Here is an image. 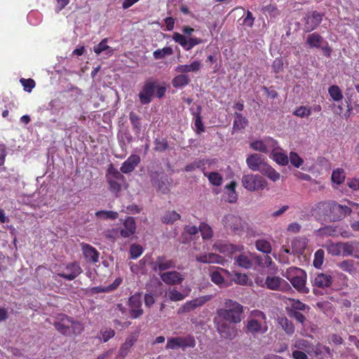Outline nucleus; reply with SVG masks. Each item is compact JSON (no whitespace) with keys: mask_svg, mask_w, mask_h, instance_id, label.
Returning a JSON list of instances; mask_svg holds the SVG:
<instances>
[{"mask_svg":"<svg viewBox=\"0 0 359 359\" xmlns=\"http://www.w3.org/2000/svg\"><path fill=\"white\" fill-rule=\"evenodd\" d=\"M356 266H359V262H355L353 259H346L337 264V266L340 269L353 276L358 273Z\"/></svg>","mask_w":359,"mask_h":359,"instance_id":"30","label":"nucleus"},{"mask_svg":"<svg viewBox=\"0 0 359 359\" xmlns=\"http://www.w3.org/2000/svg\"><path fill=\"white\" fill-rule=\"evenodd\" d=\"M129 119L135 133L140 134L141 132L140 117L138 115H137L135 112L131 111L129 114Z\"/></svg>","mask_w":359,"mask_h":359,"instance_id":"51","label":"nucleus"},{"mask_svg":"<svg viewBox=\"0 0 359 359\" xmlns=\"http://www.w3.org/2000/svg\"><path fill=\"white\" fill-rule=\"evenodd\" d=\"M318 308L325 315L331 316L334 314V308L329 302H321L317 303Z\"/></svg>","mask_w":359,"mask_h":359,"instance_id":"52","label":"nucleus"},{"mask_svg":"<svg viewBox=\"0 0 359 359\" xmlns=\"http://www.w3.org/2000/svg\"><path fill=\"white\" fill-rule=\"evenodd\" d=\"M325 252L323 249H318L314 254L313 264L316 269H320L324 262Z\"/></svg>","mask_w":359,"mask_h":359,"instance_id":"55","label":"nucleus"},{"mask_svg":"<svg viewBox=\"0 0 359 359\" xmlns=\"http://www.w3.org/2000/svg\"><path fill=\"white\" fill-rule=\"evenodd\" d=\"M154 149L157 151H163L167 149L168 145L165 138H156L154 140Z\"/></svg>","mask_w":359,"mask_h":359,"instance_id":"61","label":"nucleus"},{"mask_svg":"<svg viewBox=\"0 0 359 359\" xmlns=\"http://www.w3.org/2000/svg\"><path fill=\"white\" fill-rule=\"evenodd\" d=\"M260 172L273 182L278 181L280 177V175L267 163L264 165Z\"/></svg>","mask_w":359,"mask_h":359,"instance_id":"41","label":"nucleus"},{"mask_svg":"<svg viewBox=\"0 0 359 359\" xmlns=\"http://www.w3.org/2000/svg\"><path fill=\"white\" fill-rule=\"evenodd\" d=\"M130 317L133 319L140 317L144 311L142 309V297L140 293H136L128 299Z\"/></svg>","mask_w":359,"mask_h":359,"instance_id":"13","label":"nucleus"},{"mask_svg":"<svg viewBox=\"0 0 359 359\" xmlns=\"http://www.w3.org/2000/svg\"><path fill=\"white\" fill-rule=\"evenodd\" d=\"M313 285L320 288L328 287L332 285V277L328 273H319L313 280Z\"/></svg>","mask_w":359,"mask_h":359,"instance_id":"27","label":"nucleus"},{"mask_svg":"<svg viewBox=\"0 0 359 359\" xmlns=\"http://www.w3.org/2000/svg\"><path fill=\"white\" fill-rule=\"evenodd\" d=\"M272 158L280 165H286L288 164L289 158L287 154L283 152V149L278 147L277 144L276 147L271 149Z\"/></svg>","mask_w":359,"mask_h":359,"instance_id":"29","label":"nucleus"},{"mask_svg":"<svg viewBox=\"0 0 359 359\" xmlns=\"http://www.w3.org/2000/svg\"><path fill=\"white\" fill-rule=\"evenodd\" d=\"M323 20V15L316 11L308 13L305 17L304 30L310 32L320 25Z\"/></svg>","mask_w":359,"mask_h":359,"instance_id":"16","label":"nucleus"},{"mask_svg":"<svg viewBox=\"0 0 359 359\" xmlns=\"http://www.w3.org/2000/svg\"><path fill=\"white\" fill-rule=\"evenodd\" d=\"M292 251L294 253H302L306 247L304 238H297L292 241Z\"/></svg>","mask_w":359,"mask_h":359,"instance_id":"47","label":"nucleus"},{"mask_svg":"<svg viewBox=\"0 0 359 359\" xmlns=\"http://www.w3.org/2000/svg\"><path fill=\"white\" fill-rule=\"evenodd\" d=\"M95 215L101 219H115L118 217V214L117 212L110 210H100L95 212Z\"/></svg>","mask_w":359,"mask_h":359,"instance_id":"56","label":"nucleus"},{"mask_svg":"<svg viewBox=\"0 0 359 359\" xmlns=\"http://www.w3.org/2000/svg\"><path fill=\"white\" fill-rule=\"evenodd\" d=\"M82 252L87 262L96 263L99 259V252L89 244L82 243Z\"/></svg>","mask_w":359,"mask_h":359,"instance_id":"26","label":"nucleus"},{"mask_svg":"<svg viewBox=\"0 0 359 359\" xmlns=\"http://www.w3.org/2000/svg\"><path fill=\"white\" fill-rule=\"evenodd\" d=\"M290 305V311H309L310 307L298 299H289Z\"/></svg>","mask_w":359,"mask_h":359,"instance_id":"43","label":"nucleus"},{"mask_svg":"<svg viewBox=\"0 0 359 359\" xmlns=\"http://www.w3.org/2000/svg\"><path fill=\"white\" fill-rule=\"evenodd\" d=\"M256 249L266 255L271 252V245L269 241L265 239H258L255 242Z\"/></svg>","mask_w":359,"mask_h":359,"instance_id":"44","label":"nucleus"},{"mask_svg":"<svg viewBox=\"0 0 359 359\" xmlns=\"http://www.w3.org/2000/svg\"><path fill=\"white\" fill-rule=\"evenodd\" d=\"M121 237L128 238L133 235L136 231V224L133 217H128L124 222L123 227L119 230Z\"/></svg>","mask_w":359,"mask_h":359,"instance_id":"23","label":"nucleus"},{"mask_svg":"<svg viewBox=\"0 0 359 359\" xmlns=\"http://www.w3.org/2000/svg\"><path fill=\"white\" fill-rule=\"evenodd\" d=\"M304 270L294 267L291 266L287 269L285 272L283 273L282 275L283 277L287 278L290 282L294 278H296L298 275L302 274V272Z\"/></svg>","mask_w":359,"mask_h":359,"instance_id":"49","label":"nucleus"},{"mask_svg":"<svg viewBox=\"0 0 359 359\" xmlns=\"http://www.w3.org/2000/svg\"><path fill=\"white\" fill-rule=\"evenodd\" d=\"M196 346V341L193 336L170 337L167 340L165 348L175 350L181 348L185 350L187 348H194Z\"/></svg>","mask_w":359,"mask_h":359,"instance_id":"6","label":"nucleus"},{"mask_svg":"<svg viewBox=\"0 0 359 359\" xmlns=\"http://www.w3.org/2000/svg\"><path fill=\"white\" fill-rule=\"evenodd\" d=\"M143 252V248L142 246L137 244H133L130 248V257L132 259H137Z\"/></svg>","mask_w":359,"mask_h":359,"instance_id":"62","label":"nucleus"},{"mask_svg":"<svg viewBox=\"0 0 359 359\" xmlns=\"http://www.w3.org/2000/svg\"><path fill=\"white\" fill-rule=\"evenodd\" d=\"M268 330L266 315L260 311H253L248 320L246 332L253 336L263 334Z\"/></svg>","mask_w":359,"mask_h":359,"instance_id":"3","label":"nucleus"},{"mask_svg":"<svg viewBox=\"0 0 359 359\" xmlns=\"http://www.w3.org/2000/svg\"><path fill=\"white\" fill-rule=\"evenodd\" d=\"M53 325L60 334L66 336L80 334L84 329L83 323L63 313L57 315Z\"/></svg>","mask_w":359,"mask_h":359,"instance_id":"1","label":"nucleus"},{"mask_svg":"<svg viewBox=\"0 0 359 359\" xmlns=\"http://www.w3.org/2000/svg\"><path fill=\"white\" fill-rule=\"evenodd\" d=\"M306 273L304 271L302 274L298 275L292 280L290 281L292 286L299 292L302 293H308L309 289L306 287Z\"/></svg>","mask_w":359,"mask_h":359,"instance_id":"31","label":"nucleus"},{"mask_svg":"<svg viewBox=\"0 0 359 359\" xmlns=\"http://www.w3.org/2000/svg\"><path fill=\"white\" fill-rule=\"evenodd\" d=\"M82 270L77 262L69 263L60 267L57 275L66 280H72L76 278Z\"/></svg>","mask_w":359,"mask_h":359,"instance_id":"8","label":"nucleus"},{"mask_svg":"<svg viewBox=\"0 0 359 359\" xmlns=\"http://www.w3.org/2000/svg\"><path fill=\"white\" fill-rule=\"evenodd\" d=\"M332 180L333 182L340 184L345 180L344 172L342 169H337L332 172Z\"/></svg>","mask_w":359,"mask_h":359,"instance_id":"60","label":"nucleus"},{"mask_svg":"<svg viewBox=\"0 0 359 359\" xmlns=\"http://www.w3.org/2000/svg\"><path fill=\"white\" fill-rule=\"evenodd\" d=\"M277 146V141L271 137H266L263 140H255L250 144L251 149L262 153H268L271 148Z\"/></svg>","mask_w":359,"mask_h":359,"instance_id":"15","label":"nucleus"},{"mask_svg":"<svg viewBox=\"0 0 359 359\" xmlns=\"http://www.w3.org/2000/svg\"><path fill=\"white\" fill-rule=\"evenodd\" d=\"M243 312V306L239 303L231 299H227L224 302V308L217 310L218 316L230 323H238L241 321V314Z\"/></svg>","mask_w":359,"mask_h":359,"instance_id":"2","label":"nucleus"},{"mask_svg":"<svg viewBox=\"0 0 359 359\" xmlns=\"http://www.w3.org/2000/svg\"><path fill=\"white\" fill-rule=\"evenodd\" d=\"M180 215L174 210L167 211L163 215L161 221L164 224H173L175 221L180 219Z\"/></svg>","mask_w":359,"mask_h":359,"instance_id":"45","label":"nucleus"},{"mask_svg":"<svg viewBox=\"0 0 359 359\" xmlns=\"http://www.w3.org/2000/svg\"><path fill=\"white\" fill-rule=\"evenodd\" d=\"M235 262L240 266L245 269H250L252 266V262L250 258L244 255L241 254L235 260Z\"/></svg>","mask_w":359,"mask_h":359,"instance_id":"50","label":"nucleus"},{"mask_svg":"<svg viewBox=\"0 0 359 359\" xmlns=\"http://www.w3.org/2000/svg\"><path fill=\"white\" fill-rule=\"evenodd\" d=\"M293 114L300 118L308 117L311 114V108L306 106H300L296 109Z\"/></svg>","mask_w":359,"mask_h":359,"instance_id":"59","label":"nucleus"},{"mask_svg":"<svg viewBox=\"0 0 359 359\" xmlns=\"http://www.w3.org/2000/svg\"><path fill=\"white\" fill-rule=\"evenodd\" d=\"M101 337H99L104 343L107 342L115 335V331L111 328H108L100 332Z\"/></svg>","mask_w":359,"mask_h":359,"instance_id":"63","label":"nucleus"},{"mask_svg":"<svg viewBox=\"0 0 359 359\" xmlns=\"http://www.w3.org/2000/svg\"><path fill=\"white\" fill-rule=\"evenodd\" d=\"M199 231L203 239H210L212 236L213 232L212 228L205 223L201 224Z\"/></svg>","mask_w":359,"mask_h":359,"instance_id":"57","label":"nucleus"},{"mask_svg":"<svg viewBox=\"0 0 359 359\" xmlns=\"http://www.w3.org/2000/svg\"><path fill=\"white\" fill-rule=\"evenodd\" d=\"M201 107L198 106L196 111H193V115L194 116V126L196 128V132L198 134H200L205 131V128L202 121V118L201 116Z\"/></svg>","mask_w":359,"mask_h":359,"instance_id":"40","label":"nucleus"},{"mask_svg":"<svg viewBox=\"0 0 359 359\" xmlns=\"http://www.w3.org/2000/svg\"><path fill=\"white\" fill-rule=\"evenodd\" d=\"M222 272L226 274L229 273L227 270L220 267H217V270L212 271L210 273L211 281L219 286H222L224 283V279L222 275Z\"/></svg>","mask_w":359,"mask_h":359,"instance_id":"35","label":"nucleus"},{"mask_svg":"<svg viewBox=\"0 0 359 359\" xmlns=\"http://www.w3.org/2000/svg\"><path fill=\"white\" fill-rule=\"evenodd\" d=\"M190 292V287L186 288L183 292L178 291L176 288H170L165 292V297L170 302H180L188 297Z\"/></svg>","mask_w":359,"mask_h":359,"instance_id":"22","label":"nucleus"},{"mask_svg":"<svg viewBox=\"0 0 359 359\" xmlns=\"http://www.w3.org/2000/svg\"><path fill=\"white\" fill-rule=\"evenodd\" d=\"M137 339V337L135 335L128 336L121 345L115 359H123L128 354L130 348L135 344Z\"/></svg>","mask_w":359,"mask_h":359,"instance_id":"24","label":"nucleus"},{"mask_svg":"<svg viewBox=\"0 0 359 359\" xmlns=\"http://www.w3.org/2000/svg\"><path fill=\"white\" fill-rule=\"evenodd\" d=\"M107 39H102L97 46H94V52L97 55H100L106 51V55L107 56H111L114 53V50L107 44Z\"/></svg>","mask_w":359,"mask_h":359,"instance_id":"39","label":"nucleus"},{"mask_svg":"<svg viewBox=\"0 0 359 359\" xmlns=\"http://www.w3.org/2000/svg\"><path fill=\"white\" fill-rule=\"evenodd\" d=\"M20 83L24 87V90L29 93H30L35 86V82L32 79H21Z\"/></svg>","mask_w":359,"mask_h":359,"instance_id":"64","label":"nucleus"},{"mask_svg":"<svg viewBox=\"0 0 359 359\" xmlns=\"http://www.w3.org/2000/svg\"><path fill=\"white\" fill-rule=\"evenodd\" d=\"M248 167L253 171H259L266 163H264V158L261 154H252L249 155L246 158Z\"/></svg>","mask_w":359,"mask_h":359,"instance_id":"19","label":"nucleus"},{"mask_svg":"<svg viewBox=\"0 0 359 359\" xmlns=\"http://www.w3.org/2000/svg\"><path fill=\"white\" fill-rule=\"evenodd\" d=\"M306 43L310 48H319L323 43H327L324 39L318 33L314 32L309 34L306 38Z\"/></svg>","mask_w":359,"mask_h":359,"instance_id":"34","label":"nucleus"},{"mask_svg":"<svg viewBox=\"0 0 359 359\" xmlns=\"http://www.w3.org/2000/svg\"><path fill=\"white\" fill-rule=\"evenodd\" d=\"M236 182H231L229 184L225 186V189L226 191V197L225 200L229 203H234L237 200V194L236 193Z\"/></svg>","mask_w":359,"mask_h":359,"instance_id":"37","label":"nucleus"},{"mask_svg":"<svg viewBox=\"0 0 359 359\" xmlns=\"http://www.w3.org/2000/svg\"><path fill=\"white\" fill-rule=\"evenodd\" d=\"M150 265L154 271H162L175 268V263L164 256H159L154 262H151Z\"/></svg>","mask_w":359,"mask_h":359,"instance_id":"18","label":"nucleus"},{"mask_svg":"<svg viewBox=\"0 0 359 359\" xmlns=\"http://www.w3.org/2000/svg\"><path fill=\"white\" fill-rule=\"evenodd\" d=\"M345 257L351 256L359 259V241H350L345 242Z\"/></svg>","mask_w":359,"mask_h":359,"instance_id":"32","label":"nucleus"},{"mask_svg":"<svg viewBox=\"0 0 359 359\" xmlns=\"http://www.w3.org/2000/svg\"><path fill=\"white\" fill-rule=\"evenodd\" d=\"M243 187L250 191H256L264 189L267 181L262 176L254 174H244L241 179Z\"/></svg>","mask_w":359,"mask_h":359,"instance_id":"4","label":"nucleus"},{"mask_svg":"<svg viewBox=\"0 0 359 359\" xmlns=\"http://www.w3.org/2000/svg\"><path fill=\"white\" fill-rule=\"evenodd\" d=\"M278 323L282 327L283 330L289 335L294 332V326L293 323L285 317L278 318Z\"/></svg>","mask_w":359,"mask_h":359,"instance_id":"46","label":"nucleus"},{"mask_svg":"<svg viewBox=\"0 0 359 359\" xmlns=\"http://www.w3.org/2000/svg\"><path fill=\"white\" fill-rule=\"evenodd\" d=\"M190 81L189 76L180 73L172 79V85L174 88H182L188 85Z\"/></svg>","mask_w":359,"mask_h":359,"instance_id":"36","label":"nucleus"},{"mask_svg":"<svg viewBox=\"0 0 359 359\" xmlns=\"http://www.w3.org/2000/svg\"><path fill=\"white\" fill-rule=\"evenodd\" d=\"M262 287H266L267 289L271 290H279L285 292L291 290L289 283L279 276H267L264 283L261 285Z\"/></svg>","mask_w":359,"mask_h":359,"instance_id":"7","label":"nucleus"},{"mask_svg":"<svg viewBox=\"0 0 359 359\" xmlns=\"http://www.w3.org/2000/svg\"><path fill=\"white\" fill-rule=\"evenodd\" d=\"M345 242L332 243L327 246V250L332 256L345 257Z\"/></svg>","mask_w":359,"mask_h":359,"instance_id":"33","label":"nucleus"},{"mask_svg":"<svg viewBox=\"0 0 359 359\" xmlns=\"http://www.w3.org/2000/svg\"><path fill=\"white\" fill-rule=\"evenodd\" d=\"M173 53V50L171 47H164L161 49H157L153 53L154 57L156 60H161L166 55H171Z\"/></svg>","mask_w":359,"mask_h":359,"instance_id":"54","label":"nucleus"},{"mask_svg":"<svg viewBox=\"0 0 359 359\" xmlns=\"http://www.w3.org/2000/svg\"><path fill=\"white\" fill-rule=\"evenodd\" d=\"M222 222L226 229L235 233H239L243 229L241 218L233 214L226 215L222 219Z\"/></svg>","mask_w":359,"mask_h":359,"instance_id":"10","label":"nucleus"},{"mask_svg":"<svg viewBox=\"0 0 359 359\" xmlns=\"http://www.w3.org/2000/svg\"><path fill=\"white\" fill-rule=\"evenodd\" d=\"M203 175L208 177L210 183L214 186L219 187L223 182L222 176L217 172H208L202 169Z\"/></svg>","mask_w":359,"mask_h":359,"instance_id":"38","label":"nucleus"},{"mask_svg":"<svg viewBox=\"0 0 359 359\" xmlns=\"http://www.w3.org/2000/svg\"><path fill=\"white\" fill-rule=\"evenodd\" d=\"M328 93L332 100L335 102L341 101L344 96L340 88L337 85H332L328 88Z\"/></svg>","mask_w":359,"mask_h":359,"instance_id":"48","label":"nucleus"},{"mask_svg":"<svg viewBox=\"0 0 359 359\" xmlns=\"http://www.w3.org/2000/svg\"><path fill=\"white\" fill-rule=\"evenodd\" d=\"M202 67V63L198 60H195L189 65H180L175 69V72L185 74L189 72H197Z\"/></svg>","mask_w":359,"mask_h":359,"instance_id":"28","label":"nucleus"},{"mask_svg":"<svg viewBox=\"0 0 359 359\" xmlns=\"http://www.w3.org/2000/svg\"><path fill=\"white\" fill-rule=\"evenodd\" d=\"M321 235L329 236H337L339 235V227L334 226H326L320 229Z\"/></svg>","mask_w":359,"mask_h":359,"instance_id":"53","label":"nucleus"},{"mask_svg":"<svg viewBox=\"0 0 359 359\" xmlns=\"http://www.w3.org/2000/svg\"><path fill=\"white\" fill-rule=\"evenodd\" d=\"M157 87V82L153 80H147L139 93L140 101L142 104H147L151 102L154 95L155 89Z\"/></svg>","mask_w":359,"mask_h":359,"instance_id":"9","label":"nucleus"},{"mask_svg":"<svg viewBox=\"0 0 359 359\" xmlns=\"http://www.w3.org/2000/svg\"><path fill=\"white\" fill-rule=\"evenodd\" d=\"M212 249L225 255L231 256L237 252H242L244 250V247L242 245H234L226 242L218 241L213 245Z\"/></svg>","mask_w":359,"mask_h":359,"instance_id":"11","label":"nucleus"},{"mask_svg":"<svg viewBox=\"0 0 359 359\" xmlns=\"http://www.w3.org/2000/svg\"><path fill=\"white\" fill-rule=\"evenodd\" d=\"M172 39L178 43L186 50H190L194 46L202 43V39L199 38L187 39L184 35L175 32L172 35Z\"/></svg>","mask_w":359,"mask_h":359,"instance_id":"14","label":"nucleus"},{"mask_svg":"<svg viewBox=\"0 0 359 359\" xmlns=\"http://www.w3.org/2000/svg\"><path fill=\"white\" fill-rule=\"evenodd\" d=\"M160 277L165 284L170 285L180 284L184 280V277L176 271L163 273Z\"/></svg>","mask_w":359,"mask_h":359,"instance_id":"21","label":"nucleus"},{"mask_svg":"<svg viewBox=\"0 0 359 359\" xmlns=\"http://www.w3.org/2000/svg\"><path fill=\"white\" fill-rule=\"evenodd\" d=\"M208 299L209 298L206 297H201L188 301L177 309V314L189 313L198 307L202 306Z\"/></svg>","mask_w":359,"mask_h":359,"instance_id":"17","label":"nucleus"},{"mask_svg":"<svg viewBox=\"0 0 359 359\" xmlns=\"http://www.w3.org/2000/svg\"><path fill=\"white\" fill-rule=\"evenodd\" d=\"M232 324L222 319L217 323V330L222 338L233 339L236 337L237 330Z\"/></svg>","mask_w":359,"mask_h":359,"instance_id":"12","label":"nucleus"},{"mask_svg":"<svg viewBox=\"0 0 359 359\" xmlns=\"http://www.w3.org/2000/svg\"><path fill=\"white\" fill-rule=\"evenodd\" d=\"M196 260L198 262L203 264H224L225 259L223 257L213 253H204L196 257Z\"/></svg>","mask_w":359,"mask_h":359,"instance_id":"20","label":"nucleus"},{"mask_svg":"<svg viewBox=\"0 0 359 359\" xmlns=\"http://www.w3.org/2000/svg\"><path fill=\"white\" fill-rule=\"evenodd\" d=\"M235 119L233 123V129L234 130H240L246 127L248 123V119L241 114L236 112L234 114Z\"/></svg>","mask_w":359,"mask_h":359,"instance_id":"42","label":"nucleus"},{"mask_svg":"<svg viewBox=\"0 0 359 359\" xmlns=\"http://www.w3.org/2000/svg\"><path fill=\"white\" fill-rule=\"evenodd\" d=\"M288 158L291 164L297 168H299L304 163L303 159L294 151L290 152Z\"/></svg>","mask_w":359,"mask_h":359,"instance_id":"58","label":"nucleus"},{"mask_svg":"<svg viewBox=\"0 0 359 359\" xmlns=\"http://www.w3.org/2000/svg\"><path fill=\"white\" fill-rule=\"evenodd\" d=\"M106 179L110 191L118 196L121 190V182L124 180V176L111 165L107 170Z\"/></svg>","mask_w":359,"mask_h":359,"instance_id":"5","label":"nucleus"},{"mask_svg":"<svg viewBox=\"0 0 359 359\" xmlns=\"http://www.w3.org/2000/svg\"><path fill=\"white\" fill-rule=\"evenodd\" d=\"M140 162V157L138 155L132 154L122 163L120 170L123 173H129L135 168Z\"/></svg>","mask_w":359,"mask_h":359,"instance_id":"25","label":"nucleus"}]
</instances>
